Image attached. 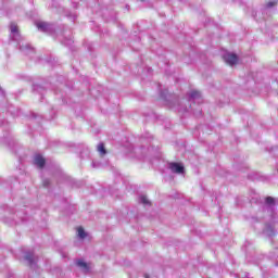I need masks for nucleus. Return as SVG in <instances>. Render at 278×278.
Returning <instances> with one entry per match:
<instances>
[{"label": "nucleus", "mask_w": 278, "mask_h": 278, "mask_svg": "<svg viewBox=\"0 0 278 278\" xmlns=\"http://www.w3.org/2000/svg\"><path fill=\"white\" fill-rule=\"evenodd\" d=\"M168 169L170 170V173H175L176 175L185 174V166L179 162H169Z\"/></svg>", "instance_id": "obj_1"}, {"label": "nucleus", "mask_w": 278, "mask_h": 278, "mask_svg": "<svg viewBox=\"0 0 278 278\" xmlns=\"http://www.w3.org/2000/svg\"><path fill=\"white\" fill-rule=\"evenodd\" d=\"M36 26L42 33H53L54 26L52 24H48V22H36Z\"/></svg>", "instance_id": "obj_2"}, {"label": "nucleus", "mask_w": 278, "mask_h": 278, "mask_svg": "<svg viewBox=\"0 0 278 278\" xmlns=\"http://www.w3.org/2000/svg\"><path fill=\"white\" fill-rule=\"evenodd\" d=\"M223 59H224L225 63H227L230 66L237 65V63L239 61L237 54H231L230 52H226L223 55Z\"/></svg>", "instance_id": "obj_3"}, {"label": "nucleus", "mask_w": 278, "mask_h": 278, "mask_svg": "<svg viewBox=\"0 0 278 278\" xmlns=\"http://www.w3.org/2000/svg\"><path fill=\"white\" fill-rule=\"evenodd\" d=\"M34 165L37 166V168H45L46 166V159L40 153H36L34 155Z\"/></svg>", "instance_id": "obj_4"}, {"label": "nucleus", "mask_w": 278, "mask_h": 278, "mask_svg": "<svg viewBox=\"0 0 278 278\" xmlns=\"http://www.w3.org/2000/svg\"><path fill=\"white\" fill-rule=\"evenodd\" d=\"M11 29V36L12 38L17 41L20 38V31H18V26H16V24H11L10 26Z\"/></svg>", "instance_id": "obj_5"}, {"label": "nucleus", "mask_w": 278, "mask_h": 278, "mask_svg": "<svg viewBox=\"0 0 278 278\" xmlns=\"http://www.w3.org/2000/svg\"><path fill=\"white\" fill-rule=\"evenodd\" d=\"M97 151L101 157H104V155H108V149L104 142H99V144L97 146Z\"/></svg>", "instance_id": "obj_6"}, {"label": "nucleus", "mask_w": 278, "mask_h": 278, "mask_svg": "<svg viewBox=\"0 0 278 278\" xmlns=\"http://www.w3.org/2000/svg\"><path fill=\"white\" fill-rule=\"evenodd\" d=\"M24 258H25V261H27V263H28L29 265H34V263H35V256H34V253H33V252H26Z\"/></svg>", "instance_id": "obj_7"}, {"label": "nucleus", "mask_w": 278, "mask_h": 278, "mask_svg": "<svg viewBox=\"0 0 278 278\" xmlns=\"http://www.w3.org/2000/svg\"><path fill=\"white\" fill-rule=\"evenodd\" d=\"M77 265L83 269V271H89V265L86 261H77Z\"/></svg>", "instance_id": "obj_8"}, {"label": "nucleus", "mask_w": 278, "mask_h": 278, "mask_svg": "<svg viewBox=\"0 0 278 278\" xmlns=\"http://www.w3.org/2000/svg\"><path fill=\"white\" fill-rule=\"evenodd\" d=\"M77 235L80 239H85L87 237L86 230L83 228V226H79L77 228Z\"/></svg>", "instance_id": "obj_9"}, {"label": "nucleus", "mask_w": 278, "mask_h": 278, "mask_svg": "<svg viewBox=\"0 0 278 278\" xmlns=\"http://www.w3.org/2000/svg\"><path fill=\"white\" fill-rule=\"evenodd\" d=\"M189 97L190 99H198L199 97H201V92L199 90H191Z\"/></svg>", "instance_id": "obj_10"}, {"label": "nucleus", "mask_w": 278, "mask_h": 278, "mask_svg": "<svg viewBox=\"0 0 278 278\" xmlns=\"http://www.w3.org/2000/svg\"><path fill=\"white\" fill-rule=\"evenodd\" d=\"M139 201L142 203V205H151V201H149V199L144 195L140 197Z\"/></svg>", "instance_id": "obj_11"}, {"label": "nucleus", "mask_w": 278, "mask_h": 278, "mask_svg": "<svg viewBox=\"0 0 278 278\" xmlns=\"http://www.w3.org/2000/svg\"><path fill=\"white\" fill-rule=\"evenodd\" d=\"M274 203H275V201H274V199H273L271 197H268V198L266 199V204H267V205H274Z\"/></svg>", "instance_id": "obj_12"}, {"label": "nucleus", "mask_w": 278, "mask_h": 278, "mask_svg": "<svg viewBox=\"0 0 278 278\" xmlns=\"http://www.w3.org/2000/svg\"><path fill=\"white\" fill-rule=\"evenodd\" d=\"M275 4H277V0H273L271 2H268L267 8L271 9V7H275Z\"/></svg>", "instance_id": "obj_13"}, {"label": "nucleus", "mask_w": 278, "mask_h": 278, "mask_svg": "<svg viewBox=\"0 0 278 278\" xmlns=\"http://www.w3.org/2000/svg\"><path fill=\"white\" fill-rule=\"evenodd\" d=\"M49 184H50V181H48V180L43 181V186H49Z\"/></svg>", "instance_id": "obj_14"}, {"label": "nucleus", "mask_w": 278, "mask_h": 278, "mask_svg": "<svg viewBox=\"0 0 278 278\" xmlns=\"http://www.w3.org/2000/svg\"><path fill=\"white\" fill-rule=\"evenodd\" d=\"M92 166L96 168L98 166L97 162H92Z\"/></svg>", "instance_id": "obj_15"}, {"label": "nucleus", "mask_w": 278, "mask_h": 278, "mask_svg": "<svg viewBox=\"0 0 278 278\" xmlns=\"http://www.w3.org/2000/svg\"><path fill=\"white\" fill-rule=\"evenodd\" d=\"M0 93L5 94L4 90H2V88H0Z\"/></svg>", "instance_id": "obj_16"}, {"label": "nucleus", "mask_w": 278, "mask_h": 278, "mask_svg": "<svg viewBox=\"0 0 278 278\" xmlns=\"http://www.w3.org/2000/svg\"><path fill=\"white\" fill-rule=\"evenodd\" d=\"M68 43H72V41L70 40Z\"/></svg>", "instance_id": "obj_17"}]
</instances>
